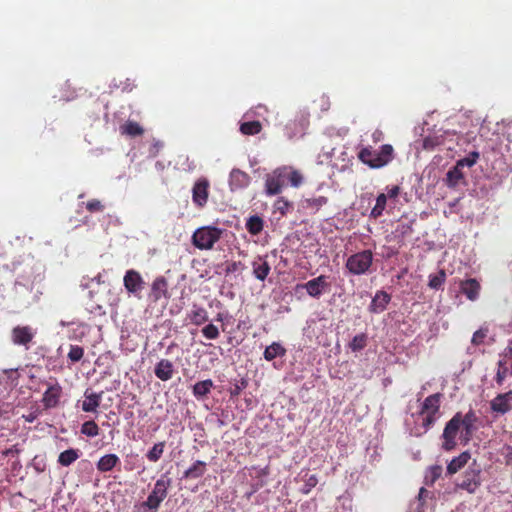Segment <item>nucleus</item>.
Wrapping results in <instances>:
<instances>
[{
	"label": "nucleus",
	"mask_w": 512,
	"mask_h": 512,
	"mask_svg": "<svg viewBox=\"0 0 512 512\" xmlns=\"http://www.w3.org/2000/svg\"><path fill=\"white\" fill-rule=\"evenodd\" d=\"M479 418L473 409H469L466 414L457 412L446 423L442 433V449L451 451L457 446V435L464 445L468 444L475 432L478 430L477 422Z\"/></svg>",
	"instance_id": "nucleus-1"
},
{
	"label": "nucleus",
	"mask_w": 512,
	"mask_h": 512,
	"mask_svg": "<svg viewBox=\"0 0 512 512\" xmlns=\"http://www.w3.org/2000/svg\"><path fill=\"white\" fill-rule=\"evenodd\" d=\"M303 182L301 173L291 166H281L268 173L265 177V194L275 196L282 192L288 183L299 187Z\"/></svg>",
	"instance_id": "nucleus-2"
},
{
	"label": "nucleus",
	"mask_w": 512,
	"mask_h": 512,
	"mask_svg": "<svg viewBox=\"0 0 512 512\" xmlns=\"http://www.w3.org/2000/svg\"><path fill=\"white\" fill-rule=\"evenodd\" d=\"M358 159L372 169H378L389 164L394 158V148L390 144L382 145L379 150L371 145L363 146L358 154Z\"/></svg>",
	"instance_id": "nucleus-3"
},
{
	"label": "nucleus",
	"mask_w": 512,
	"mask_h": 512,
	"mask_svg": "<svg viewBox=\"0 0 512 512\" xmlns=\"http://www.w3.org/2000/svg\"><path fill=\"white\" fill-rule=\"evenodd\" d=\"M443 395L441 393H435L426 397L421 404L419 416L422 417L421 427L423 432H427L437 419L440 417V406Z\"/></svg>",
	"instance_id": "nucleus-4"
},
{
	"label": "nucleus",
	"mask_w": 512,
	"mask_h": 512,
	"mask_svg": "<svg viewBox=\"0 0 512 512\" xmlns=\"http://www.w3.org/2000/svg\"><path fill=\"white\" fill-rule=\"evenodd\" d=\"M223 232V229L216 226H202L194 231L191 241L199 250H211L221 239Z\"/></svg>",
	"instance_id": "nucleus-5"
},
{
	"label": "nucleus",
	"mask_w": 512,
	"mask_h": 512,
	"mask_svg": "<svg viewBox=\"0 0 512 512\" xmlns=\"http://www.w3.org/2000/svg\"><path fill=\"white\" fill-rule=\"evenodd\" d=\"M373 263V253L371 250H363L352 254L347 258L346 268L352 275L366 274Z\"/></svg>",
	"instance_id": "nucleus-6"
},
{
	"label": "nucleus",
	"mask_w": 512,
	"mask_h": 512,
	"mask_svg": "<svg viewBox=\"0 0 512 512\" xmlns=\"http://www.w3.org/2000/svg\"><path fill=\"white\" fill-rule=\"evenodd\" d=\"M123 285L129 295L137 299H141L143 291L146 288V282L139 271L129 269L125 272L123 277Z\"/></svg>",
	"instance_id": "nucleus-7"
},
{
	"label": "nucleus",
	"mask_w": 512,
	"mask_h": 512,
	"mask_svg": "<svg viewBox=\"0 0 512 512\" xmlns=\"http://www.w3.org/2000/svg\"><path fill=\"white\" fill-rule=\"evenodd\" d=\"M37 334V329L30 325H16L11 330V341L16 346L30 349Z\"/></svg>",
	"instance_id": "nucleus-8"
},
{
	"label": "nucleus",
	"mask_w": 512,
	"mask_h": 512,
	"mask_svg": "<svg viewBox=\"0 0 512 512\" xmlns=\"http://www.w3.org/2000/svg\"><path fill=\"white\" fill-rule=\"evenodd\" d=\"M167 484L168 483L166 482H156V485H154V489L152 493L149 494L147 501L140 504L139 512H156L159 504L166 498Z\"/></svg>",
	"instance_id": "nucleus-9"
},
{
	"label": "nucleus",
	"mask_w": 512,
	"mask_h": 512,
	"mask_svg": "<svg viewBox=\"0 0 512 512\" xmlns=\"http://www.w3.org/2000/svg\"><path fill=\"white\" fill-rule=\"evenodd\" d=\"M326 275H319L303 284L307 294L313 298H319L324 292L329 291L330 284Z\"/></svg>",
	"instance_id": "nucleus-10"
},
{
	"label": "nucleus",
	"mask_w": 512,
	"mask_h": 512,
	"mask_svg": "<svg viewBox=\"0 0 512 512\" xmlns=\"http://www.w3.org/2000/svg\"><path fill=\"white\" fill-rule=\"evenodd\" d=\"M209 186V181L205 178L195 182L192 189V200L197 207L202 208L206 205L209 196Z\"/></svg>",
	"instance_id": "nucleus-11"
},
{
	"label": "nucleus",
	"mask_w": 512,
	"mask_h": 512,
	"mask_svg": "<svg viewBox=\"0 0 512 512\" xmlns=\"http://www.w3.org/2000/svg\"><path fill=\"white\" fill-rule=\"evenodd\" d=\"M149 298L152 302L156 303L162 298L168 300L170 294L168 292V281L163 276H158L151 284Z\"/></svg>",
	"instance_id": "nucleus-12"
},
{
	"label": "nucleus",
	"mask_w": 512,
	"mask_h": 512,
	"mask_svg": "<svg viewBox=\"0 0 512 512\" xmlns=\"http://www.w3.org/2000/svg\"><path fill=\"white\" fill-rule=\"evenodd\" d=\"M492 412L504 415L512 409V390L498 394L490 402Z\"/></svg>",
	"instance_id": "nucleus-13"
},
{
	"label": "nucleus",
	"mask_w": 512,
	"mask_h": 512,
	"mask_svg": "<svg viewBox=\"0 0 512 512\" xmlns=\"http://www.w3.org/2000/svg\"><path fill=\"white\" fill-rule=\"evenodd\" d=\"M251 177L240 169H233L229 175V186L232 191L244 189L249 186Z\"/></svg>",
	"instance_id": "nucleus-14"
},
{
	"label": "nucleus",
	"mask_w": 512,
	"mask_h": 512,
	"mask_svg": "<svg viewBox=\"0 0 512 512\" xmlns=\"http://www.w3.org/2000/svg\"><path fill=\"white\" fill-rule=\"evenodd\" d=\"M62 388L58 383L49 385L43 394L42 403L45 408H54L58 405Z\"/></svg>",
	"instance_id": "nucleus-15"
},
{
	"label": "nucleus",
	"mask_w": 512,
	"mask_h": 512,
	"mask_svg": "<svg viewBox=\"0 0 512 512\" xmlns=\"http://www.w3.org/2000/svg\"><path fill=\"white\" fill-rule=\"evenodd\" d=\"M480 283L474 279H466L460 282V290L461 292L470 300L475 301L479 297L480 293Z\"/></svg>",
	"instance_id": "nucleus-16"
},
{
	"label": "nucleus",
	"mask_w": 512,
	"mask_h": 512,
	"mask_svg": "<svg viewBox=\"0 0 512 512\" xmlns=\"http://www.w3.org/2000/svg\"><path fill=\"white\" fill-rule=\"evenodd\" d=\"M390 300V294L385 291H377L369 305V311L371 313L383 312L389 304Z\"/></svg>",
	"instance_id": "nucleus-17"
},
{
	"label": "nucleus",
	"mask_w": 512,
	"mask_h": 512,
	"mask_svg": "<svg viewBox=\"0 0 512 512\" xmlns=\"http://www.w3.org/2000/svg\"><path fill=\"white\" fill-rule=\"evenodd\" d=\"M155 376L161 381H168L173 377L174 365L168 359H161L155 366Z\"/></svg>",
	"instance_id": "nucleus-18"
},
{
	"label": "nucleus",
	"mask_w": 512,
	"mask_h": 512,
	"mask_svg": "<svg viewBox=\"0 0 512 512\" xmlns=\"http://www.w3.org/2000/svg\"><path fill=\"white\" fill-rule=\"evenodd\" d=\"M102 393H96L90 390H86L84 393L85 400L82 403V410L84 412H95L100 406L102 400Z\"/></svg>",
	"instance_id": "nucleus-19"
},
{
	"label": "nucleus",
	"mask_w": 512,
	"mask_h": 512,
	"mask_svg": "<svg viewBox=\"0 0 512 512\" xmlns=\"http://www.w3.org/2000/svg\"><path fill=\"white\" fill-rule=\"evenodd\" d=\"M470 459V453L465 451L462 452L459 456L453 458L449 464L447 465V475L452 476L457 473L460 469H462Z\"/></svg>",
	"instance_id": "nucleus-20"
},
{
	"label": "nucleus",
	"mask_w": 512,
	"mask_h": 512,
	"mask_svg": "<svg viewBox=\"0 0 512 512\" xmlns=\"http://www.w3.org/2000/svg\"><path fill=\"white\" fill-rule=\"evenodd\" d=\"M188 318L192 324L200 326L208 321V312L205 308L193 305L188 314Z\"/></svg>",
	"instance_id": "nucleus-21"
},
{
	"label": "nucleus",
	"mask_w": 512,
	"mask_h": 512,
	"mask_svg": "<svg viewBox=\"0 0 512 512\" xmlns=\"http://www.w3.org/2000/svg\"><path fill=\"white\" fill-rule=\"evenodd\" d=\"M120 133L129 137H138L143 135V127L135 121L128 120L120 126Z\"/></svg>",
	"instance_id": "nucleus-22"
},
{
	"label": "nucleus",
	"mask_w": 512,
	"mask_h": 512,
	"mask_svg": "<svg viewBox=\"0 0 512 512\" xmlns=\"http://www.w3.org/2000/svg\"><path fill=\"white\" fill-rule=\"evenodd\" d=\"M213 387L214 383L211 379L199 381L193 386V395L197 399H202L211 392Z\"/></svg>",
	"instance_id": "nucleus-23"
},
{
	"label": "nucleus",
	"mask_w": 512,
	"mask_h": 512,
	"mask_svg": "<svg viewBox=\"0 0 512 512\" xmlns=\"http://www.w3.org/2000/svg\"><path fill=\"white\" fill-rule=\"evenodd\" d=\"M252 267L254 276L261 281H264L267 278L271 269L268 262L262 260L261 258H259L257 261H254L252 263Z\"/></svg>",
	"instance_id": "nucleus-24"
},
{
	"label": "nucleus",
	"mask_w": 512,
	"mask_h": 512,
	"mask_svg": "<svg viewBox=\"0 0 512 512\" xmlns=\"http://www.w3.org/2000/svg\"><path fill=\"white\" fill-rule=\"evenodd\" d=\"M285 354L286 349L279 342H273L271 345L266 347L263 356L265 360L272 361L276 357H282Z\"/></svg>",
	"instance_id": "nucleus-25"
},
{
	"label": "nucleus",
	"mask_w": 512,
	"mask_h": 512,
	"mask_svg": "<svg viewBox=\"0 0 512 512\" xmlns=\"http://www.w3.org/2000/svg\"><path fill=\"white\" fill-rule=\"evenodd\" d=\"M81 455L79 449H67L60 453L58 457V463L62 466H69L75 462Z\"/></svg>",
	"instance_id": "nucleus-26"
},
{
	"label": "nucleus",
	"mask_w": 512,
	"mask_h": 512,
	"mask_svg": "<svg viewBox=\"0 0 512 512\" xmlns=\"http://www.w3.org/2000/svg\"><path fill=\"white\" fill-rule=\"evenodd\" d=\"M207 470V464L204 461L197 460L191 467L185 471V477L187 478H200Z\"/></svg>",
	"instance_id": "nucleus-27"
},
{
	"label": "nucleus",
	"mask_w": 512,
	"mask_h": 512,
	"mask_svg": "<svg viewBox=\"0 0 512 512\" xmlns=\"http://www.w3.org/2000/svg\"><path fill=\"white\" fill-rule=\"evenodd\" d=\"M464 178V174L462 169L455 164L446 174V184L447 186L453 188L456 187L460 180Z\"/></svg>",
	"instance_id": "nucleus-28"
},
{
	"label": "nucleus",
	"mask_w": 512,
	"mask_h": 512,
	"mask_svg": "<svg viewBox=\"0 0 512 512\" xmlns=\"http://www.w3.org/2000/svg\"><path fill=\"white\" fill-rule=\"evenodd\" d=\"M264 227L263 219L258 215H253L246 222V229L251 235H258Z\"/></svg>",
	"instance_id": "nucleus-29"
},
{
	"label": "nucleus",
	"mask_w": 512,
	"mask_h": 512,
	"mask_svg": "<svg viewBox=\"0 0 512 512\" xmlns=\"http://www.w3.org/2000/svg\"><path fill=\"white\" fill-rule=\"evenodd\" d=\"M119 462V458L115 454H107L100 458L97 467L100 471H110Z\"/></svg>",
	"instance_id": "nucleus-30"
},
{
	"label": "nucleus",
	"mask_w": 512,
	"mask_h": 512,
	"mask_svg": "<svg viewBox=\"0 0 512 512\" xmlns=\"http://www.w3.org/2000/svg\"><path fill=\"white\" fill-rule=\"evenodd\" d=\"M387 195L385 193H381L376 198V204L372 208L370 216L374 219H377L383 214V211L386 208L387 204Z\"/></svg>",
	"instance_id": "nucleus-31"
},
{
	"label": "nucleus",
	"mask_w": 512,
	"mask_h": 512,
	"mask_svg": "<svg viewBox=\"0 0 512 512\" xmlns=\"http://www.w3.org/2000/svg\"><path fill=\"white\" fill-rule=\"evenodd\" d=\"M446 281V273L443 269L439 270L436 274L429 275L428 286L431 289L439 290L443 287Z\"/></svg>",
	"instance_id": "nucleus-32"
},
{
	"label": "nucleus",
	"mask_w": 512,
	"mask_h": 512,
	"mask_svg": "<svg viewBox=\"0 0 512 512\" xmlns=\"http://www.w3.org/2000/svg\"><path fill=\"white\" fill-rule=\"evenodd\" d=\"M262 130V125L259 121L243 122L240 125V131L244 135H256Z\"/></svg>",
	"instance_id": "nucleus-33"
},
{
	"label": "nucleus",
	"mask_w": 512,
	"mask_h": 512,
	"mask_svg": "<svg viewBox=\"0 0 512 512\" xmlns=\"http://www.w3.org/2000/svg\"><path fill=\"white\" fill-rule=\"evenodd\" d=\"M367 345V335L365 333L357 334L353 337V339L348 344V347L353 352H358L363 350Z\"/></svg>",
	"instance_id": "nucleus-34"
},
{
	"label": "nucleus",
	"mask_w": 512,
	"mask_h": 512,
	"mask_svg": "<svg viewBox=\"0 0 512 512\" xmlns=\"http://www.w3.org/2000/svg\"><path fill=\"white\" fill-rule=\"evenodd\" d=\"M165 442H158L147 452L146 457L150 462H157L163 455Z\"/></svg>",
	"instance_id": "nucleus-35"
},
{
	"label": "nucleus",
	"mask_w": 512,
	"mask_h": 512,
	"mask_svg": "<svg viewBox=\"0 0 512 512\" xmlns=\"http://www.w3.org/2000/svg\"><path fill=\"white\" fill-rule=\"evenodd\" d=\"M84 348L79 345H70L69 352L67 354L68 360L74 364L79 362L84 357Z\"/></svg>",
	"instance_id": "nucleus-36"
},
{
	"label": "nucleus",
	"mask_w": 512,
	"mask_h": 512,
	"mask_svg": "<svg viewBox=\"0 0 512 512\" xmlns=\"http://www.w3.org/2000/svg\"><path fill=\"white\" fill-rule=\"evenodd\" d=\"M479 157H480L479 152L472 151L466 157L459 159L456 162V164L461 169H463L464 167H472V166H474L477 163Z\"/></svg>",
	"instance_id": "nucleus-37"
},
{
	"label": "nucleus",
	"mask_w": 512,
	"mask_h": 512,
	"mask_svg": "<svg viewBox=\"0 0 512 512\" xmlns=\"http://www.w3.org/2000/svg\"><path fill=\"white\" fill-rule=\"evenodd\" d=\"M276 212H279L281 216H285L288 211L292 208V203L284 197H279L273 205Z\"/></svg>",
	"instance_id": "nucleus-38"
},
{
	"label": "nucleus",
	"mask_w": 512,
	"mask_h": 512,
	"mask_svg": "<svg viewBox=\"0 0 512 512\" xmlns=\"http://www.w3.org/2000/svg\"><path fill=\"white\" fill-rule=\"evenodd\" d=\"M81 433L88 437H95L99 434V427L95 421H86L81 426Z\"/></svg>",
	"instance_id": "nucleus-39"
},
{
	"label": "nucleus",
	"mask_w": 512,
	"mask_h": 512,
	"mask_svg": "<svg viewBox=\"0 0 512 512\" xmlns=\"http://www.w3.org/2000/svg\"><path fill=\"white\" fill-rule=\"evenodd\" d=\"M327 202H328V199L325 196H319L316 198L306 199L305 200V208L318 211L322 206L326 205Z\"/></svg>",
	"instance_id": "nucleus-40"
},
{
	"label": "nucleus",
	"mask_w": 512,
	"mask_h": 512,
	"mask_svg": "<svg viewBox=\"0 0 512 512\" xmlns=\"http://www.w3.org/2000/svg\"><path fill=\"white\" fill-rule=\"evenodd\" d=\"M202 334L209 340L217 339L220 335L219 329L214 324H208L202 329Z\"/></svg>",
	"instance_id": "nucleus-41"
},
{
	"label": "nucleus",
	"mask_w": 512,
	"mask_h": 512,
	"mask_svg": "<svg viewBox=\"0 0 512 512\" xmlns=\"http://www.w3.org/2000/svg\"><path fill=\"white\" fill-rule=\"evenodd\" d=\"M443 474V467L441 465H433L429 467L426 473V480H438Z\"/></svg>",
	"instance_id": "nucleus-42"
},
{
	"label": "nucleus",
	"mask_w": 512,
	"mask_h": 512,
	"mask_svg": "<svg viewBox=\"0 0 512 512\" xmlns=\"http://www.w3.org/2000/svg\"><path fill=\"white\" fill-rule=\"evenodd\" d=\"M507 368L505 367L504 365V362L503 361H499L498 362V370H497V373H496V376H495V381L497 382L498 385H502L506 376H507Z\"/></svg>",
	"instance_id": "nucleus-43"
},
{
	"label": "nucleus",
	"mask_w": 512,
	"mask_h": 512,
	"mask_svg": "<svg viewBox=\"0 0 512 512\" xmlns=\"http://www.w3.org/2000/svg\"><path fill=\"white\" fill-rule=\"evenodd\" d=\"M488 330L487 329H479L476 332H474L471 342L473 345H480L484 342V339L487 337Z\"/></svg>",
	"instance_id": "nucleus-44"
},
{
	"label": "nucleus",
	"mask_w": 512,
	"mask_h": 512,
	"mask_svg": "<svg viewBox=\"0 0 512 512\" xmlns=\"http://www.w3.org/2000/svg\"><path fill=\"white\" fill-rule=\"evenodd\" d=\"M86 209L89 212H100L103 211L104 206L99 200L92 199L86 203Z\"/></svg>",
	"instance_id": "nucleus-45"
},
{
	"label": "nucleus",
	"mask_w": 512,
	"mask_h": 512,
	"mask_svg": "<svg viewBox=\"0 0 512 512\" xmlns=\"http://www.w3.org/2000/svg\"><path fill=\"white\" fill-rule=\"evenodd\" d=\"M413 222L403 223L398 226L397 231L400 232L401 236L405 237L410 235L413 232Z\"/></svg>",
	"instance_id": "nucleus-46"
},
{
	"label": "nucleus",
	"mask_w": 512,
	"mask_h": 512,
	"mask_svg": "<svg viewBox=\"0 0 512 512\" xmlns=\"http://www.w3.org/2000/svg\"><path fill=\"white\" fill-rule=\"evenodd\" d=\"M432 498H434V493L424 487L420 489L419 496H417V499H419L421 505L425 503L426 499Z\"/></svg>",
	"instance_id": "nucleus-47"
},
{
	"label": "nucleus",
	"mask_w": 512,
	"mask_h": 512,
	"mask_svg": "<svg viewBox=\"0 0 512 512\" xmlns=\"http://www.w3.org/2000/svg\"><path fill=\"white\" fill-rule=\"evenodd\" d=\"M439 144H440V142H439L438 138H436V137H426L423 140V147H424V149H427V150H431Z\"/></svg>",
	"instance_id": "nucleus-48"
},
{
	"label": "nucleus",
	"mask_w": 512,
	"mask_h": 512,
	"mask_svg": "<svg viewBox=\"0 0 512 512\" xmlns=\"http://www.w3.org/2000/svg\"><path fill=\"white\" fill-rule=\"evenodd\" d=\"M243 269V264L240 261L230 262L226 267L227 273H234Z\"/></svg>",
	"instance_id": "nucleus-49"
},
{
	"label": "nucleus",
	"mask_w": 512,
	"mask_h": 512,
	"mask_svg": "<svg viewBox=\"0 0 512 512\" xmlns=\"http://www.w3.org/2000/svg\"><path fill=\"white\" fill-rule=\"evenodd\" d=\"M386 191L387 198L395 199L400 194V187L398 185L386 187Z\"/></svg>",
	"instance_id": "nucleus-50"
},
{
	"label": "nucleus",
	"mask_w": 512,
	"mask_h": 512,
	"mask_svg": "<svg viewBox=\"0 0 512 512\" xmlns=\"http://www.w3.org/2000/svg\"><path fill=\"white\" fill-rule=\"evenodd\" d=\"M372 142L377 144L384 139V133L380 129H375L371 134Z\"/></svg>",
	"instance_id": "nucleus-51"
},
{
	"label": "nucleus",
	"mask_w": 512,
	"mask_h": 512,
	"mask_svg": "<svg viewBox=\"0 0 512 512\" xmlns=\"http://www.w3.org/2000/svg\"><path fill=\"white\" fill-rule=\"evenodd\" d=\"M247 386V381L246 380H241L240 384H235L233 390H231V395L232 396H238L241 391Z\"/></svg>",
	"instance_id": "nucleus-52"
},
{
	"label": "nucleus",
	"mask_w": 512,
	"mask_h": 512,
	"mask_svg": "<svg viewBox=\"0 0 512 512\" xmlns=\"http://www.w3.org/2000/svg\"><path fill=\"white\" fill-rule=\"evenodd\" d=\"M3 372H4V373L7 375V377H8L9 379H11L12 381H17V380H18L19 375H18V373H17V369H5Z\"/></svg>",
	"instance_id": "nucleus-53"
},
{
	"label": "nucleus",
	"mask_w": 512,
	"mask_h": 512,
	"mask_svg": "<svg viewBox=\"0 0 512 512\" xmlns=\"http://www.w3.org/2000/svg\"><path fill=\"white\" fill-rule=\"evenodd\" d=\"M300 129L298 132H303L305 128L308 126V119L307 117H302L300 123H299Z\"/></svg>",
	"instance_id": "nucleus-54"
},
{
	"label": "nucleus",
	"mask_w": 512,
	"mask_h": 512,
	"mask_svg": "<svg viewBox=\"0 0 512 512\" xmlns=\"http://www.w3.org/2000/svg\"><path fill=\"white\" fill-rule=\"evenodd\" d=\"M477 484H478L477 482L462 483L461 487L467 488V489L473 491L477 487Z\"/></svg>",
	"instance_id": "nucleus-55"
},
{
	"label": "nucleus",
	"mask_w": 512,
	"mask_h": 512,
	"mask_svg": "<svg viewBox=\"0 0 512 512\" xmlns=\"http://www.w3.org/2000/svg\"><path fill=\"white\" fill-rule=\"evenodd\" d=\"M506 461L507 464L512 465V446L507 448Z\"/></svg>",
	"instance_id": "nucleus-56"
},
{
	"label": "nucleus",
	"mask_w": 512,
	"mask_h": 512,
	"mask_svg": "<svg viewBox=\"0 0 512 512\" xmlns=\"http://www.w3.org/2000/svg\"><path fill=\"white\" fill-rule=\"evenodd\" d=\"M296 122L293 121V122H290L288 125H286V129H289L291 126H296Z\"/></svg>",
	"instance_id": "nucleus-57"
},
{
	"label": "nucleus",
	"mask_w": 512,
	"mask_h": 512,
	"mask_svg": "<svg viewBox=\"0 0 512 512\" xmlns=\"http://www.w3.org/2000/svg\"><path fill=\"white\" fill-rule=\"evenodd\" d=\"M217 321H223V317H222V314L219 313L217 314V318H216Z\"/></svg>",
	"instance_id": "nucleus-58"
},
{
	"label": "nucleus",
	"mask_w": 512,
	"mask_h": 512,
	"mask_svg": "<svg viewBox=\"0 0 512 512\" xmlns=\"http://www.w3.org/2000/svg\"><path fill=\"white\" fill-rule=\"evenodd\" d=\"M509 350H510V352L512 353V340H511V343H510V345H509Z\"/></svg>",
	"instance_id": "nucleus-59"
},
{
	"label": "nucleus",
	"mask_w": 512,
	"mask_h": 512,
	"mask_svg": "<svg viewBox=\"0 0 512 512\" xmlns=\"http://www.w3.org/2000/svg\"><path fill=\"white\" fill-rule=\"evenodd\" d=\"M508 137H509V141H511V142H512V133H509V136H508Z\"/></svg>",
	"instance_id": "nucleus-60"
},
{
	"label": "nucleus",
	"mask_w": 512,
	"mask_h": 512,
	"mask_svg": "<svg viewBox=\"0 0 512 512\" xmlns=\"http://www.w3.org/2000/svg\"><path fill=\"white\" fill-rule=\"evenodd\" d=\"M309 480H310V481H313V480H316V479H315V477H314V476H311Z\"/></svg>",
	"instance_id": "nucleus-61"
},
{
	"label": "nucleus",
	"mask_w": 512,
	"mask_h": 512,
	"mask_svg": "<svg viewBox=\"0 0 512 512\" xmlns=\"http://www.w3.org/2000/svg\"><path fill=\"white\" fill-rule=\"evenodd\" d=\"M258 108H264L265 110H267L266 107L262 105H259Z\"/></svg>",
	"instance_id": "nucleus-62"
}]
</instances>
